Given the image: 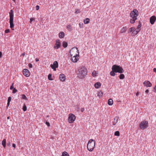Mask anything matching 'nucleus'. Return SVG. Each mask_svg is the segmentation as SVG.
<instances>
[{
    "label": "nucleus",
    "instance_id": "f257e3e1",
    "mask_svg": "<svg viewBox=\"0 0 156 156\" xmlns=\"http://www.w3.org/2000/svg\"><path fill=\"white\" fill-rule=\"evenodd\" d=\"M87 73V69L84 66H82L78 70L77 74L79 78L83 79L85 77Z\"/></svg>",
    "mask_w": 156,
    "mask_h": 156
},
{
    "label": "nucleus",
    "instance_id": "f03ea898",
    "mask_svg": "<svg viewBox=\"0 0 156 156\" xmlns=\"http://www.w3.org/2000/svg\"><path fill=\"white\" fill-rule=\"evenodd\" d=\"M139 15V12L136 9H134L130 13V16L131 18L130 20V22L132 24L134 23L137 19V16Z\"/></svg>",
    "mask_w": 156,
    "mask_h": 156
},
{
    "label": "nucleus",
    "instance_id": "7ed1b4c3",
    "mask_svg": "<svg viewBox=\"0 0 156 156\" xmlns=\"http://www.w3.org/2000/svg\"><path fill=\"white\" fill-rule=\"evenodd\" d=\"M95 145V141L93 139H90L87 144V147L88 150L90 151H92L94 148Z\"/></svg>",
    "mask_w": 156,
    "mask_h": 156
},
{
    "label": "nucleus",
    "instance_id": "20e7f679",
    "mask_svg": "<svg viewBox=\"0 0 156 156\" xmlns=\"http://www.w3.org/2000/svg\"><path fill=\"white\" fill-rule=\"evenodd\" d=\"M9 14L10 17L9 23L10 27L12 30H14V29L13 28L14 27V24L13 23L14 13L12 9H11L10 10V11L9 12Z\"/></svg>",
    "mask_w": 156,
    "mask_h": 156
},
{
    "label": "nucleus",
    "instance_id": "39448f33",
    "mask_svg": "<svg viewBox=\"0 0 156 156\" xmlns=\"http://www.w3.org/2000/svg\"><path fill=\"white\" fill-rule=\"evenodd\" d=\"M112 69L114 70L115 73H123L124 71V70L122 67L115 65L112 66Z\"/></svg>",
    "mask_w": 156,
    "mask_h": 156
},
{
    "label": "nucleus",
    "instance_id": "423d86ee",
    "mask_svg": "<svg viewBox=\"0 0 156 156\" xmlns=\"http://www.w3.org/2000/svg\"><path fill=\"white\" fill-rule=\"evenodd\" d=\"M79 52L78 48L76 47H74L72 48L70 50V54L71 56L73 55L77 56L79 55Z\"/></svg>",
    "mask_w": 156,
    "mask_h": 156
},
{
    "label": "nucleus",
    "instance_id": "0eeeda50",
    "mask_svg": "<svg viewBox=\"0 0 156 156\" xmlns=\"http://www.w3.org/2000/svg\"><path fill=\"white\" fill-rule=\"evenodd\" d=\"M148 122L146 121L141 122L139 125L140 128L142 129L146 128L148 127Z\"/></svg>",
    "mask_w": 156,
    "mask_h": 156
},
{
    "label": "nucleus",
    "instance_id": "6e6552de",
    "mask_svg": "<svg viewBox=\"0 0 156 156\" xmlns=\"http://www.w3.org/2000/svg\"><path fill=\"white\" fill-rule=\"evenodd\" d=\"M75 116L73 114H69L68 118V121L69 123H73L76 119Z\"/></svg>",
    "mask_w": 156,
    "mask_h": 156
},
{
    "label": "nucleus",
    "instance_id": "1a4fd4ad",
    "mask_svg": "<svg viewBox=\"0 0 156 156\" xmlns=\"http://www.w3.org/2000/svg\"><path fill=\"white\" fill-rule=\"evenodd\" d=\"M51 68L53 69L54 70L56 71V68L58 67V63L57 61H55L53 65H51Z\"/></svg>",
    "mask_w": 156,
    "mask_h": 156
},
{
    "label": "nucleus",
    "instance_id": "9d476101",
    "mask_svg": "<svg viewBox=\"0 0 156 156\" xmlns=\"http://www.w3.org/2000/svg\"><path fill=\"white\" fill-rule=\"evenodd\" d=\"M61 46V43L59 40H58L56 41V43L54 47V48L55 49H58Z\"/></svg>",
    "mask_w": 156,
    "mask_h": 156
},
{
    "label": "nucleus",
    "instance_id": "9b49d317",
    "mask_svg": "<svg viewBox=\"0 0 156 156\" xmlns=\"http://www.w3.org/2000/svg\"><path fill=\"white\" fill-rule=\"evenodd\" d=\"M23 73L24 75L27 77L29 76L30 74L29 71L27 69H24L23 70Z\"/></svg>",
    "mask_w": 156,
    "mask_h": 156
},
{
    "label": "nucleus",
    "instance_id": "f8f14e48",
    "mask_svg": "<svg viewBox=\"0 0 156 156\" xmlns=\"http://www.w3.org/2000/svg\"><path fill=\"white\" fill-rule=\"evenodd\" d=\"M79 55L77 56L73 55L72 57V61L73 62H77L78 60V57H79Z\"/></svg>",
    "mask_w": 156,
    "mask_h": 156
},
{
    "label": "nucleus",
    "instance_id": "ddd939ff",
    "mask_svg": "<svg viewBox=\"0 0 156 156\" xmlns=\"http://www.w3.org/2000/svg\"><path fill=\"white\" fill-rule=\"evenodd\" d=\"M156 20V17L154 16H151L150 19V21L151 24H153Z\"/></svg>",
    "mask_w": 156,
    "mask_h": 156
},
{
    "label": "nucleus",
    "instance_id": "4468645a",
    "mask_svg": "<svg viewBox=\"0 0 156 156\" xmlns=\"http://www.w3.org/2000/svg\"><path fill=\"white\" fill-rule=\"evenodd\" d=\"M144 84L146 87H151L152 86L151 83L148 81H145L143 83Z\"/></svg>",
    "mask_w": 156,
    "mask_h": 156
},
{
    "label": "nucleus",
    "instance_id": "2eb2a0df",
    "mask_svg": "<svg viewBox=\"0 0 156 156\" xmlns=\"http://www.w3.org/2000/svg\"><path fill=\"white\" fill-rule=\"evenodd\" d=\"M59 78L60 80L62 81H65L66 80V77L63 74H61L60 75Z\"/></svg>",
    "mask_w": 156,
    "mask_h": 156
},
{
    "label": "nucleus",
    "instance_id": "dca6fc26",
    "mask_svg": "<svg viewBox=\"0 0 156 156\" xmlns=\"http://www.w3.org/2000/svg\"><path fill=\"white\" fill-rule=\"evenodd\" d=\"M119 119V117L118 116H116L114 119V120L113 122V125H115L116 123L117 122L118 120Z\"/></svg>",
    "mask_w": 156,
    "mask_h": 156
},
{
    "label": "nucleus",
    "instance_id": "f3484780",
    "mask_svg": "<svg viewBox=\"0 0 156 156\" xmlns=\"http://www.w3.org/2000/svg\"><path fill=\"white\" fill-rule=\"evenodd\" d=\"M101 86V84L100 82H97L95 83L94 87L96 88H98Z\"/></svg>",
    "mask_w": 156,
    "mask_h": 156
},
{
    "label": "nucleus",
    "instance_id": "a211bd4d",
    "mask_svg": "<svg viewBox=\"0 0 156 156\" xmlns=\"http://www.w3.org/2000/svg\"><path fill=\"white\" fill-rule=\"evenodd\" d=\"M65 34L63 32H61L59 34V37L60 38H62L64 37Z\"/></svg>",
    "mask_w": 156,
    "mask_h": 156
},
{
    "label": "nucleus",
    "instance_id": "6ab92c4d",
    "mask_svg": "<svg viewBox=\"0 0 156 156\" xmlns=\"http://www.w3.org/2000/svg\"><path fill=\"white\" fill-rule=\"evenodd\" d=\"M113 101L112 99L110 98L108 99V104L109 105H112L113 104Z\"/></svg>",
    "mask_w": 156,
    "mask_h": 156
},
{
    "label": "nucleus",
    "instance_id": "aec40b11",
    "mask_svg": "<svg viewBox=\"0 0 156 156\" xmlns=\"http://www.w3.org/2000/svg\"><path fill=\"white\" fill-rule=\"evenodd\" d=\"M141 24L140 23V22L139 21V24L138 26L137 29L135 30H136L137 31H138V32H139V31L140 30V27H141Z\"/></svg>",
    "mask_w": 156,
    "mask_h": 156
},
{
    "label": "nucleus",
    "instance_id": "412c9836",
    "mask_svg": "<svg viewBox=\"0 0 156 156\" xmlns=\"http://www.w3.org/2000/svg\"><path fill=\"white\" fill-rule=\"evenodd\" d=\"M127 29V28L126 27H123L121 30V33H123L125 32L126 31Z\"/></svg>",
    "mask_w": 156,
    "mask_h": 156
},
{
    "label": "nucleus",
    "instance_id": "4be33fe9",
    "mask_svg": "<svg viewBox=\"0 0 156 156\" xmlns=\"http://www.w3.org/2000/svg\"><path fill=\"white\" fill-rule=\"evenodd\" d=\"M6 140L5 139H4L2 141V144L3 147H6Z\"/></svg>",
    "mask_w": 156,
    "mask_h": 156
},
{
    "label": "nucleus",
    "instance_id": "5701e85b",
    "mask_svg": "<svg viewBox=\"0 0 156 156\" xmlns=\"http://www.w3.org/2000/svg\"><path fill=\"white\" fill-rule=\"evenodd\" d=\"M138 31L136 30H134L133 31L132 34L133 36H135L138 33Z\"/></svg>",
    "mask_w": 156,
    "mask_h": 156
},
{
    "label": "nucleus",
    "instance_id": "b1692460",
    "mask_svg": "<svg viewBox=\"0 0 156 156\" xmlns=\"http://www.w3.org/2000/svg\"><path fill=\"white\" fill-rule=\"evenodd\" d=\"M89 21L90 19L88 18H87L85 20H84L83 22L85 24H87L89 23Z\"/></svg>",
    "mask_w": 156,
    "mask_h": 156
},
{
    "label": "nucleus",
    "instance_id": "393cba45",
    "mask_svg": "<svg viewBox=\"0 0 156 156\" xmlns=\"http://www.w3.org/2000/svg\"><path fill=\"white\" fill-rule=\"evenodd\" d=\"M62 46L64 48L67 47L68 46L67 43L65 41H63L62 42Z\"/></svg>",
    "mask_w": 156,
    "mask_h": 156
},
{
    "label": "nucleus",
    "instance_id": "a878e982",
    "mask_svg": "<svg viewBox=\"0 0 156 156\" xmlns=\"http://www.w3.org/2000/svg\"><path fill=\"white\" fill-rule=\"evenodd\" d=\"M62 156H69V155L67 152L64 151L62 153Z\"/></svg>",
    "mask_w": 156,
    "mask_h": 156
},
{
    "label": "nucleus",
    "instance_id": "bb28decb",
    "mask_svg": "<svg viewBox=\"0 0 156 156\" xmlns=\"http://www.w3.org/2000/svg\"><path fill=\"white\" fill-rule=\"evenodd\" d=\"M115 72L114 70H112L110 72V74L112 76H114L115 75Z\"/></svg>",
    "mask_w": 156,
    "mask_h": 156
},
{
    "label": "nucleus",
    "instance_id": "cd10ccee",
    "mask_svg": "<svg viewBox=\"0 0 156 156\" xmlns=\"http://www.w3.org/2000/svg\"><path fill=\"white\" fill-rule=\"evenodd\" d=\"M103 93L102 91H100L98 92V95L99 97H101L103 95Z\"/></svg>",
    "mask_w": 156,
    "mask_h": 156
},
{
    "label": "nucleus",
    "instance_id": "c85d7f7f",
    "mask_svg": "<svg viewBox=\"0 0 156 156\" xmlns=\"http://www.w3.org/2000/svg\"><path fill=\"white\" fill-rule=\"evenodd\" d=\"M124 75L123 74H121L119 76V78L120 79H123L124 78Z\"/></svg>",
    "mask_w": 156,
    "mask_h": 156
},
{
    "label": "nucleus",
    "instance_id": "c756f323",
    "mask_svg": "<svg viewBox=\"0 0 156 156\" xmlns=\"http://www.w3.org/2000/svg\"><path fill=\"white\" fill-rule=\"evenodd\" d=\"M135 28L134 27H131L129 29L128 33H130L132 32L133 30H135Z\"/></svg>",
    "mask_w": 156,
    "mask_h": 156
},
{
    "label": "nucleus",
    "instance_id": "7c9ffc66",
    "mask_svg": "<svg viewBox=\"0 0 156 156\" xmlns=\"http://www.w3.org/2000/svg\"><path fill=\"white\" fill-rule=\"evenodd\" d=\"M114 135L115 136H119L120 135V133L119 131H116L115 132Z\"/></svg>",
    "mask_w": 156,
    "mask_h": 156
},
{
    "label": "nucleus",
    "instance_id": "2f4dec72",
    "mask_svg": "<svg viewBox=\"0 0 156 156\" xmlns=\"http://www.w3.org/2000/svg\"><path fill=\"white\" fill-rule=\"evenodd\" d=\"M97 74L96 71L95 70L93 71L92 73V76L93 77H95L96 76V74Z\"/></svg>",
    "mask_w": 156,
    "mask_h": 156
},
{
    "label": "nucleus",
    "instance_id": "473e14b6",
    "mask_svg": "<svg viewBox=\"0 0 156 156\" xmlns=\"http://www.w3.org/2000/svg\"><path fill=\"white\" fill-rule=\"evenodd\" d=\"M22 99L25 100H27V98L25 94H23L22 95Z\"/></svg>",
    "mask_w": 156,
    "mask_h": 156
},
{
    "label": "nucleus",
    "instance_id": "72a5a7b5",
    "mask_svg": "<svg viewBox=\"0 0 156 156\" xmlns=\"http://www.w3.org/2000/svg\"><path fill=\"white\" fill-rule=\"evenodd\" d=\"M51 74H49L48 76V78L49 80H52L53 79L51 78Z\"/></svg>",
    "mask_w": 156,
    "mask_h": 156
},
{
    "label": "nucleus",
    "instance_id": "f704fd0d",
    "mask_svg": "<svg viewBox=\"0 0 156 156\" xmlns=\"http://www.w3.org/2000/svg\"><path fill=\"white\" fill-rule=\"evenodd\" d=\"M23 110L24 112H25L27 110V107L25 105H24L23 106Z\"/></svg>",
    "mask_w": 156,
    "mask_h": 156
},
{
    "label": "nucleus",
    "instance_id": "c9c22d12",
    "mask_svg": "<svg viewBox=\"0 0 156 156\" xmlns=\"http://www.w3.org/2000/svg\"><path fill=\"white\" fill-rule=\"evenodd\" d=\"M67 28L68 30H71L72 28V27L70 25H68L67 26Z\"/></svg>",
    "mask_w": 156,
    "mask_h": 156
},
{
    "label": "nucleus",
    "instance_id": "e433bc0d",
    "mask_svg": "<svg viewBox=\"0 0 156 156\" xmlns=\"http://www.w3.org/2000/svg\"><path fill=\"white\" fill-rule=\"evenodd\" d=\"M80 12V10L78 9H76L75 10V13L78 14Z\"/></svg>",
    "mask_w": 156,
    "mask_h": 156
},
{
    "label": "nucleus",
    "instance_id": "4c0bfd02",
    "mask_svg": "<svg viewBox=\"0 0 156 156\" xmlns=\"http://www.w3.org/2000/svg\"><path fill=\"white\" fill-rule=\"evenodd\" d=\"M35 18H30V23H32V22L34 20Z\"/></svg>",
    "mask_w": 156,
    "mask_h": 156
},
{
    "label": "nucleus",
    "instance_id": "58836bf2",
    "mask_svg": "<svg viewBox=\"0 0 156 156\" xmlns=\"http://www.w3.org/2000/svg\"><path fill=\"white\" fill-rule=\"evenodd\" d=\"M17 91V90L15 88H14L12 91V93H15Z\"/></svg>",
    "mask_w": 156,
    "mask_h": 156
},
{
    "label": "nucleus",
    "instance_id": "ea45409f",
    "mask_svg": "<svg viewBox=\"0 0 156 156\" xmlns=\"http://www.w3.org/2000/svg\"><path fill=\"white\" fill-rule=\"evenodd\" d=\"M10 31V30L9 29H6V30L5 31V33H9Z\"/></svg>",
    "mask_w": 156,
    "mask_h": 156
},
{
    "label": "nucleus",
    "instance_id": "a19ab883",
    "mask_svg": "<svg viewBox=\"0 0 156 156\" xmlns=\"http://www.w3.org/2000/svg\"><path fill=\"white\" fill-rule=\"evenodd\" d=\"M11 98L10 97H9L8 99V102H10L11 101Z\"/></svg>",
    "mask_w": 156,
    "mask_h": 156
},
{
    "label": "nucleus",
    "instance_id": "79ce46f5",
    "mask_svg": "<svg viewBox=\"0 0 156 156\" xmlns=\"http://www.w3.org/2000/svg\"><path fill=\"white\" fill-rule=\"evenodd\" d=\"M79 25L80 26V27L81 28H82L83 27V23H82V24H81V23H80L79 24Z\"/></svg>",
    "mask_w": 156,
    "mask_h": 156
},
{
    "label": "nucleus",
    "instance_id": "37998d69",
    "mask_svg": "<svg viewBox=\"0 0 156 156\" xmlns=\"http://www.w3.org/2000/svg\"><path fill=\"white\" fill-rule=\"evenodd\" d=\"M28 66L30 68H32V65L31 63H29L28 65Z\"/></svg>",
    "mask_w": 156,
    "mask_h": 156
},
{
    "label": "nucleus",
    "instance_id": "c03bdc74",
    "mask_svg": "<svg viewBox=\"0 0 156 156\" xmlns=\"http://www.w3.org/2000/svg\"><path fill=\"white\" fill-rule=\"evenodd\" d=\"M46 124L48 126H50V123L49 122H46Z\"/></svg>",
    "mask_w": 156,
    "mask_h": 156
},
{
    "label": "nucleus",
    "instance_id": "a18cd8bd",
    "mask_svg": "<svg viewBox=\"0 0 156 156\" xmlns=\"http://www.w3.org/2000/svg\"><path fill=\"white\" fill-rule=\"evenodd\" d=\"M39 6L38 5H37L36 6V9L37 10H39Z\"/></svg>",
    "mask_w": 156,
    "mask_h": 156
},
{
    "label": "nucleus",
    "instance_id": "49530a36",
    "mask_svg": "<svg viewBox=\"0 0 156 156\" xmlns=\"http://www.w3.org/2000/svg\"><path fill=\"white\" fill-rule=\"evenodd\" d=\"M13 84H14L13 83H12V85L10 86V90H12V89H13Z\"/></svg>",
    "mask_w": 156,
    "mask_h": 156
},
{
    "label": "nucleus",
    "instance_id": "de8ad7c7",
    "mask_svg": "<svg viewBox=\"0 0 156 156\" xmlns=\"http://www.w3.org/2000/svg\"><path fill=\"white\" fill-rule=\"evenodd\" d=\"M84 108H81V111L82 112H83L84 111Z\"/></svg>",
    "mask_w": 156,
    "mask_h": 156
},
{
    "label": "nucleus",
    "instance_id": "09e8293b",
    "mask_svg": "<svg viewBox=\"0 0 156 156\" xmlns=\"http://www.w3.org/2000/svg\"><path fill=\"white\" fill-rule=\"evenodd\" d=\"M149 90L148 89H147L146 90L145 92V93L147 94L149 92Z\"/></svg>",
    "mask_w": 156,
    "mask_h": 156
},
{
    "label": "nucleus",
    "instance_id": "8fccbe9b",
    "mask_svg": "<svg viewBox=\"0 0 156 156\" xmlns=\"http://www.w3.org/2000/svg\"><path fill=\"white\" fill-rule=\"evenodd\" d=\"M12 147L14 148L16 147V145L14 144H12Z\"/></svg>",
    "mask_w": 156,
    "mask_h": 156
},
{
    "label": "nucleus",
    "instance_id": "3c124183",
    "mask_svg": "<svg viewBox=\"0 0 156 156\" xmlns=\"http://www.w3.org/2000/svg\"><path fill=\"white\" fill-rule=\"evenodd\" d=\"M153 71L154 72L156 73V68H154L153 69Z\"/></svg>",
    "mask_w": 156,
    "mask_h": 156
},
{
    "label": "nucleus",
    "instance_id": "603ef678",
    "mask_svg": "<svg viewBox=\"0 0 156 156\" xmlns=\"http://www.w3.org/2000/svg\"><path fill=\"white\" fill-rule=\"evenodd\" d=\"M25 55V52H24L22 54V55H23V56H24Z\"/></svg>",
    "mask_w": 156,
    "mask_h": 156
},
{
    "label": "nucleus",
    "instance_id": "864d4df0",
    "mask_svg": "<svg viewBox=\"0 0 156 156\" xmlns=\"http://www.w3.org/2000/svg\"><path fill=\"white\" fill-rule=\"evenodd\" d=\"M35 61H36V62H38L39 61V60L38 58H36V59H35Z\"/></svg>",
    "mask_w": 156,
    "mask_h": 156
},
{
    "label": "nucleus",
    "instance_id": "5fc2aeb1",
    "mask_svg": "<svg viewBox=\"0 0 156 156\" xmlns=\"http://www.w3.org/2000/svg\"><path fill=\"white\" fill-rule=\"evenodd\" d=\"M139 94V92H137V93L136 94V96H138Z\"/></svg>",
    "mask_w": 156,
    "mask_h": 156
},
{
    "label": "nucleus",
    "instance_id": "6e6d98bb",
    "mask_svg": "<svg viewBox=\"0 0 156 156\" xmlns=\"http://www.w3.org/2000/svg\"><path fill=\"white\" fill-rule=\"evenodd\" d=\"M2 53L0 51V58H1L2 57Z\"/></svg>",
    "mask_w": 156,
    "mask_h": 156
},
{
    "label": "nucleus",
    "instance_id": "4d7b16f0",
    "mask_svg": "<svg viewBox=\"0 0 156 156\" xmlns=\"http://www.w3.org/2000/svg\"><path fill=\"white\" fill-rule=\"evenodd\" d=\"M10 102H7V107L10 104Z\"/></svg>",
    "mask_w": 156,
    "mask_h": 156
},
{
    "label": "nucleus",
    "instance_id": "13d9d810",
    "mask_svg": "<svg viewBox=\"0 0 156 156\" xmlns=\"http://www.w3.org/2000/svg\"><path fill=\"white\" fill-rule=\"evenodd\" d=\"M9 117L8 116V117H7V118L8 119H9Z\"/></svg>",
    "mask_w": 156,
    "mask_h": 156
},
{
    "label": "nucleus",
    "instance_id": "bf43d9fd",
    "mask_svg": "<svg viewBox=\"0 0 156 156\" xmlns=\"http://www.w3.org/2000/svg\"><path fill=\"white\" fill-rule=\"evenodd\" d=\"M49 117V115H47V117Z\"/></svg>",
    "mask_w": 156,
    "mask_h": 156
},
{
    "label": "nucleus",
    "instance_id": "052dcab7",
    "mask_svg": "<svg viewBox=\"0 0 156 156\" xmlns=\"http://www.w3.org/2000/svg\"><path fill=\"white\" fill-rule=\"evenodd\" d=\"M15 0H13V1H15Z\"/></svg>",
    "mask_w": 156,
    "mask_h": 156
}]
</instances>
